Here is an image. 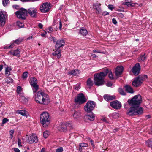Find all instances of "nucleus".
Masks as SVG:
<instances>
[{
    "label": "nucleus",
    "mask_w": 152,
    "mask_h": 152,
    "mask_svg": "<svg viewBox=\"0 0 152 152\" xmlns=\"http://www.w3.org/2000/svg\"><path fill=\"white\" fill-rule=\"evenodd\" d=\"M18 145L19 147H21L22 146L21 145V141L20 139L18 138Z\"/></svg>",
    "instance_id": "nucleus-49"
},
{
    "label": "nucleus",
    "mask_w": 152,
    "mask_h": 152,
    "mask_svg": "<svg viewBox=\"0 0 152 152\" xmlns=\"http://www.w3.org/2000/svg\"><path fill=\"white\" fill-rule=\"evenodd\" d=\"M95 105V102L92 101H88L84 107L85 110L87 113L91 112L94 109Z\"/></svg>",
    "instance_id": "nucleus-6"
},
{
    "label": "nucleus",
    "mask_w": 152,
    "mask_h": 152,
    "mask_svg": "<svg viewBox=\"0 0 152 152\" xmlns=\"http://www.w3.org/2000/svg\"><path fill=\"white\" fill-rule=\"evenodd\" d=\"M108 73V77L111 80L114 79L112 72L107 69H105L102 72L94 75V82L95 84L98 86H100L104 84V77Z\"/></svg>",
    "instance_id": "nucleus-2"
},
{
    "label": "nucleus",
    "mask_w": 152,
    "mask_h": 152,
    "mask_svg": "<svg viewBox=\"0 0 152 152\" xmlns=\"http://www.w3.org/2000/svg\"><path fill=\"white\" fill-rule=\"evenodd\" d=\"M41 123L44 127H46L50 124V118L49 113L45 112L42 113L40 116Z\"/></svg>",
    "instance_id": "nucleus-4"
},
{
    "label": "nucleus",
    "mask_w": 152,
    "mask_h": 152,
    "mask_svg": "<svg viewBox=\"0 0 152 152\" xmlns=\"http://www.w3.org/2000/svg\"><path fill=\"white\" fill-rule=\"evenodd\" d=\"M28 14L30 16L33 18H36L37 13V10L36 9L34 8H31L28 9L27 11Z\"/></svg>",
    "instance_id": "nucleus-15"
},
{
    "label": "nucleus",
    "mask_w": 152,
    "mask_h": 152,
    "mask_svg": "<svg viewBox=\"0 0 152 152\" xmlns=\"http://www.w3.org/2000/svg\"><path fill=\"white\" fill-rule=\"evenodd\" d=\"M79 74V71L77 69L71 70L68 72V74L73 76H78Z\"/></svg>",
    "instance_id": "nucleus-24"
},
{
    "label": "nucleus",
    "mask_w": 152,
    "mask_h": 152,
    "mask_svg": "<svg viewBox=\"0 0 152 152\" xmlns=\"http://www.w3.org/2000/svg\"><path fill=\"white\" fill-rule=\"evenodd\" d=\"M140 77H143V81L144 80H145V79L147 78L148 77V76L147 75H144L143 76H142Z\"/></svg>",
    "instance_id": "nucleus-58"
},
{
    "label": "nucleus",
    "mask_w": 152,
    "mask_h": 152,
    "mask_svg": "<svg viewBox=\"0 0 152 152\" xmlns=\"http://www.w3.org/2000/svg\"><path fill=\"white\" fill-rule=\"evenodd\" d=\"M38 26L40 28H42V27H43V25L42 23H39L38 25Z\"/></svg>",
    "instance_id": "nucleus-60"
},
{
    "label": "nucleus",
    "mask_w": 152,
    "mask_h": 152,
    "mask_svg": "<svg viewBox=\"0 0 152 152\" xmlns=\"http://www.w3.org/2000/svg\"><path fill=\"white\" fill-rule=\"evenodd\" d=\"M10 3L9 0H2V4L4 6H5Z\"/></svg>",
    "instance_id": "nucleus-38"
},
{
    "label": "nucleus",
    "mask_w": 152,
    "mask_h": 152,
    "mask_svg": "<svg viewBox=\"0 0 152 152\" xmlns=\"http://www.w3.org/2000/svg\"><path fill=\"white\" fill-rule=\"evenodd\" d=\"M14 46V43H12L10 45H8L7 46L4 47V49H10L13 48Z\"/></svg>",
    "instance_id": "nucleus-36"
},
{
    "label": "nucleus",
    "mask_w": 152,
    "mask_h": 152,
    "mask_svg": "<svg viewBox=\"0 0 152 152\" xmlns=\"http://www.w3.org/2000/svg\"><path fill=\"white\" fill-rule=\"evenodd\" d=\"M140 70V64L137 63L132 68V71L134 75H137L139 74Z\"/></svg>",
    "instance_id": "nucleus-13"
},
{
    "label": "nucleus",
    "mask_w": 152,
    "mask_h": 152,
    "mask_svg": "<svg viewBox=\"0 0 152 152\" xmlns=\"http://www.w3.org/2000/svg\"><path fill=\"white\" fill-rule=\"evenodd\" d=\"M52 54L53 56L57 57L58 59H59L61 56V51L60 49L57 48V50L53 52Z\"/></svg>",
    "instance_id": "nucleus-20"
},
{
    "label": "nucleus",
    "mask_w": 152,
    "mask_h": 152,
    "mask_svg": "<svg viewBox=\"0 0 152 152\" xmlns=\"http://www.w3.org/2000/svg\"><path fill=\"white\" fill-rule=\"evenodd\" d=\"M87 85L88 86L91 87L93 86V83L92 80L90 78H88L87 81Z\"/></svg>",
    "instance_id": "nucleus-30"
},
{
    "label": "nucleus",
    "mask_w": 152,
    "mask_h": 152,
    "mask_svg": "<svg viewBox=\"0 0 152 152\" xmlns=\"http://www.w3.org/2000/svg\"><path fill=\"white\" fill-rule=\"evenodd\" d=\"M49 134V132L48 131H45L43 134L44 137L45 138H47L48 137Z\"/></svg>",
    "instance_id": "nucleus-40"
},
{
    "label": "nucleus",
    "mask_w": 152,
    "mask_h": 152,
    "mask_svg": "<svg viewBox=\"0 0 152 152\" xmlns=\"http://www.w3.org/2000/svg\"><path fill=\"white\" fill-rule=\"evenodd\" d=\"M4 65H5L7 67H5V74L6 76H8L10 75V71L12 70L11 68L10 67H8L6 64L4 62Z\"/></svg>",
    "instance_id": "nucleus-21"
},
{
    "label": "nucleus",
    "mask_w": 152,
    "mask_h": 152,
    "mask_svg": "<svg viewBox=\"0 0 152 152\" xmlns=\"http://www.w3.org/2000/svg\"><path fill=\"white\" fill-rule=\"evenodd\" d=\"M73 115L74 118H78L81 116L80 112L79 111H76L74 112Z\"/></svg>",
    "instance_id": "nucleus-27"
},
{
    "label": "nucleus",
    "mask_w": 152,
    "mask_h": 152,
    "mask_svg": "<svg viewBox=\"0 0 152 152\" xmlns=\"http://www.w3.org/2000/svg\"><path fill=\"white\" fill-rule=\"evenodd\" d=\"M48 97L47 94L42 91H40L35 95V100L37 103L45 104L49 101Z\"/></svg>",
    "instance_id": "nucleus-3"
},
{
    "label": "nucleus",
    "mask_w": 152,
    "mask_h": 152,
    "mask_svg": "<svg viewBox=\"0 0 152 152\" xmlns=\"http://www.w3.org/2000/svg\"><path fill=\"white\" fill-rule=\"evenodd\" d=\"M15 14L19 18L25 19L28 14L27 10L25 9L21 8L19 10L16 12Z\"/></svg>",
    "instance_id": "nucleus-5"
},
{
    "label": "nucleus",
    "mask_w": 152,
    "mask_h": 152,
    "mask_svg": "<svg viewBox=\"0 0 152 152\" xmlns=\"http://www.w3.org/2000/svg\"><path fill=\"white\" fill-rule=\"evenodd\" d=\"M59 29L60 30H61L62 29V23L61 21L60 20H59Z\"/></svg>",
    "instance_id": "nucleus-53"
},
{
    "label": "nucleus",
    "mask_w": 152,
    "mask_h": 152,
    "mask_svg": "<svg viewBox=\"0 0 152 152\" xmlns=\"http://www.w3.org/2000/svg\"><path fill=\"white\" fill-rule=\"evenodd\" d=\"M50 8V4L46 2L42 4L40 7V10L42 12L46 13L49 11Z\"/></svg>",
    "instance_id": "nucleus-9"
},
{
    "label": "nucleus",
    "mask_w": 152,
    "mask_h": 152,
    "mask_svg": "<svg viewBox=\"0 0 152 152\" xmlns=\"http://www.w3.org/2000/svg\"><path fill=\"white\" fill-rule=\"evenodd\" d=\"M86 116L88 119L91 121H93L95 119V116L94 114L92 113L91 114L86 115Z\"/></svg>",
    "instance_id": "nucleus-26"
},
{
    "label": "nucleus",
    "mask_w": 152,
    "mask_h": 152,
    "mask_svg": "<svg viewBox=\"0 0 152 152\" xmlns=\"http://www.w3.org/2000/svg\"><path fill=\"white\" fill-rule=\"evenodd\" d=\"M11 54H13L14 56H18L19 55L20 53V51L19 50L17 49V50L14 51L13 52H11Z\"/></svg>",
    "instance_id": "nucleus-31"
},
{
    "label": "nucleus",
    "mask_w": 152,
    "mask_h": 152,
    "mask_svg": "<svg viewBox=\"0 0 152 152\" xmlns=\"http://www.w3.org/2000/svg\"><path fill=\"white\" fill-rule=\"evenodd\" d=\"M87 101L84 95L82 93L79 94L75 99V102L79 104H82L86 102Z\"/></svg>",
    "instance_id": "nucleus-7"
},
{
    "label": "nucleus",
    "mask_w": 152,
    "mask_h": 152,
    "mask_svg": "<svg viewBox=\"0 0 152 152\" xmlns=\"http://www.w3.org/2000/svg\"><path fill=\"white\" fill-rule=\"evenodd\" d=\"M112 21L113 23L115 25H116L117 23V22L116 19L114 18H113L112 19Z\"/></svg>",
    "instance_id": "nucleus-54"
},
{
    "label": "nucleus",
    "mask_w": 152,
    "mask_h": 152,
    "mask_svg": "<svg viewBox=\"0 0 152 152\" xmlns=\"http://www.w3.org/2000/svg\"><path fill=\"white\" fill-rule=\"evenodd\" d=\"M123 67L122 66H117L116 68L115 74L116 76H119L121 75L123 71Z\"/></svg>",
    "instance_id": "nucleus-17"
},
{
    "label": "nucleus",
    "mask_w": 152,
    "mask_h": 152,
    "mask_svg": "<svg viewBox=\"0 0 152 152\" xmlns=\"http://www.w3.org/2000/svg\"><path fill=\"white\" fill-rule=\"evenodd\" d=\"M6 82L8 84L10 83H12L13 81V80L11 77H7L5 80Z\"/></svg>",
    "instance_id": "nucleus-37"
},
{
    "label": "nucleus",
    "mask_w": 152,
    "mask_h": 152,
    "mask_svg": "<svg viewBox=\"0 0 152 152\" xmlns=\"http://www.w3.org/2000/svg\"><path fill=\"white\" fill-rule=\"evenodd\" d=\"M95 9L96 10V13L100 14L101 12V10L100 7L98 8H95Z\"/></svg>",
    "instance_id": "nucleus-45"
},
{
    "label": "nucleus",
    "mask_w": 152,
    "mask_h": 152,
    "mask_svg": "<svg viewBox=\"0 0 152 152\" xmlns=\"http://www.w3.org/2000/svg\"><path fill=\"white\" fill-rule=\"evenodd\" d=\"M22 91V88L20 86H18L17 87V92H21Z\"/></svg>",
    "instance_id": "nucleus-51"
},
{
    "label": "nucleus",
    "mask_w": 152,
    "mask_h": 152,
    "mask_svg": "<svg viewBox=\"0 0 152 152\" xmlns=\"http://www.w3.org/2000/svg\"><path fill=\"white\" fill-rule=\"evenodd\" d=\"M145 144L147 146L152 148V139H150L146 141Z\"/></svg>",
    "instance_id": "nucleus-29"
},
{
    "label": "nucleus",
    "mask_w": 152,
    "mask_h": 152,
    "mask_svg": "<svg viewBox=\"0 0 152 152\" xmlns=\"http://www.w3.org/2000/svg\"><path fill=\"white\" fill-rule=\"evenodd\" d=\"M125 90L128 92L132 94L134 93V91L133 88L130 86L129 85H126L124 86Z\"/></svg>",
    "instance_id": "nucleus-22"
},
{
    "label": "nucleus",
    "mask_w": 152,
    "mask_h": 152,
    "mask_svg": "<svg viewBox=\"0 0 152 152\" xmlns=\"http://www.w3.org/2000/svg\"><path fill=\"white\" fill-rule=\"evenodd\" d=\"M37 80L34 77H31L30 78V84L32 87L34 94L35 93L39 88L38 86L37 85Z\"/></svg>",
    "instance_id": "nucleus-8"
},
{
    "label": "nucleus",
    "mask_w": 152,
    "mask_h": 152,
    "mask_svg": "<svg viewBox=\"0 0 152 152\" xmlns=\"http://www.w3.org/2000/svg\"><path fill=\"white\" fill-rule=\"evenodd\" d=\"M10 138L11 139H12L13 137V134L14 133V131L13 130H10Z\"/></svg>",
    "instance_id": "nucleus-48"
},
{
    "label": "nucleus",
    "mask_w": 152,
    "mask_h": 152,
    "mask_svg": "<svg viewBox=\"0 0 152 152\" xmlns=\"http://www.w3.org/2000/svg\"><path fill=\"white\" fill-rule=\"evenodd\" d=\"M23 39L22 38H19L15 40L14 42L16 44H19L23 41Z\"/></svg>",
    "instance_id": "nucleus-33"
},
{
    "label": "nucleus",
    "mask_w": 152,
    "mask_h": 152,
    "mask_svg": "<svg viewBox=\"0 0 152 152\" xmlns=\"http://www.w3.org/2000/svg\"><path fill=\"white\" fill-rule=\"evenodd\" d=\"M79 147L82 148L84 147H87L88 146V143L85 142H81L79 143Z\"/></svg>",
    "instance_id": "nucleus-32"
},
{
    "label": "nucleus",
    "mask_w": 152,
    "mask_h": 152,
    "mask_svg": "<svg viewBox=\"0 0 152 152\" xmlns=\"http://www.w3.org/2000/svg\"><path fill=\"white\" fill-rule=\"evenodd\" d=\"M17 25L20 28H22L24 26V24L23 23L20 21H18L17 22Z\"/></svg>",
    "instance_id": "nucleus-39"
},
{
    "label": "nucleus",
    "mask_w": 152,
    "mask_h": 152,
    "mask_svg": "<svg viewBox=\"0 0 152 152\" xmlns=\"http://www.w3.org/2000/svg\"><path fill=\"white\" fill-rule=\"evenodd\" d=\"M53 31V29L52 27H49L47 31L48 33H51Z\"/></svg>",
    "instance_id": "nucleus-47"
},
{
    "label": "nucleus",
    "mask_w": 152,
    "mask_h": 152,
    "mask_svg": "<svg viewBox=\"0 0 152 152\" xmlns=\"http://www.w3.org/2000/svg\"><path fill=\"white\" fill-rule=\"evenodd\" d=\"M3 65H0V71H1L3 68Z\"/></svg>",
    "instance_id": "nucleus-64"
},
{
    "label": "nucleus",
    "mask_w": 152,
    "mask_h": 152,
    "mask_svg": "<svg viewBox=\"0 0 152 152\" xmlns=\"http://www.w3.org/2000/svg\"><path fill=\"white\" fill-rule=\"evenodd\" d=\"M65 42L63 39H61L58 40L56 42V48L58 49L61 47L64 46L65 44Z\"/></svg>",
    "instance_id": "nucleus-16"
},
{
    "label": "nucleus",
    "mask_w": 152,
    "mask_h": 152,
    "mask_svg": "<svg viewBox=\"0 0 152 152\" xmlns=\"http://www.w3.org/2000/svg\"><path fill=\"white\" fill-rule=\"evenodd\" d=\"M28 72H24L22 75V77L23 79H26L28 76Z\"/></svg>",
    "instance_id": "nucleus-34"
},
{
    "label": "nucleus",
    "mask_w": 152,
    "mask_h": 152,
    "mask_svg": "<svg viewBox=\"0 0 152 152\" xmlns=\"http://www.w3.org/2000/svg\"><path fill=\"white\" fill-rule=\"evenodd\" d=\"M7 13L6 12L2 11L0 14V25L1 26H4L6 23V19L7 17Z\"/></svg>",
    "instance_id": "nucleus-10"
},
{
    "label": "nucleus",
    "mask_w": 152,
    "mask_h": 152,
    "mask_svg": "<svg viewBox=\"0 0 152 152\" xmlns=\"http://www.w3.org/2000/svg\"><path fill=\"white\" fill-rule=\"evenodd\" d=\"M94 53H103L102 52H100L98 50H94L93 51Z\"/></svg>",
    "instance_id": "nucleus-57"
},
{
    "label": "nucleus",
    "mask_w": 152,
    "mask_h": 152,
    "mask_svg": "<svg viewBox=\"0 0 152 152\" xmlns=\"http://www.w3.org/2000/svg\"><path fill=\"white\" fill-rule=\"evenodd\" d=\"M90 140L92 146L94 148V142L93 140L91 139H90Z\"/></svg>",
    "instance_id": "nucleus-56"
},
{
    "label": "nucleus",
    "mask_w": 152,
    "mask_h": 152,
    "mask_svg": "<svg viewBox=\"0 0 152 152\" xmlns=\"http://www.w3.org/2000/svg\"><path fill=\"white\" fill-rule=\"evenodd\" d=\"M112 85V84L111 82H108L106 84V86L108 87H111Z\"/></svg>",
    "instance_id": "nucleus-59"
},
{
    "label": "nucleus",
    "mask_w": 152,
    "mask_h": 152,
    "mask_svg": "<svg viewBox=\"0 0 152 152\" xmlns=\"http://www.w3.org/2000/svg\"><path fill=\"white\" fill-rule=\"evenodd\" d=\"M71 126V124L68 123H66L63 124L61 127V129L62 131H64L66 129V128L68 127H70Z\"/></svg>",
    "instance_id": "nucleus-25"
},
{
    "label": "nucleus",
    "mask_w": 152,
    "mask_h": 152,
    "mask_svg": "<svg viewBox=\"0 0 152 152\" xmlns=\"http://www.w3.org/2000/svg\"><path fill=\"white\" fill-rule=\"evenodd\" d=\"M141 96L140 94L135 96L131 99H128L127 102L131 107L127 111L128 115L133 116L137 115H141L143 113V110L142 107L139 108L140 104L142 102Z\"/></svg>",
    "instance_id": "nucleus-1"
},
{
    "label": "nucleus",
    "mask_w": 152,
    "mask_h": 152,
    "mask_svg": "<svg viewBox=\"0 0 152 152\" xmlns=\"http://www.w3.org/2000/svg\"><path fill=\"white\" fill-rule=\"evenodd\" d=\"M8 121H9V119H7V118H4L3 119L2 121V124H4Z\"/></svg>",
    "instance_id": "nucleus-43"
},
{
    "label": "nucleus",
    "mask_w": 152,
    "mask_h": 152,
    "mask_svg": "<svg viewBox=\"0 0 152 152\" xmlns=\"http://www.w3.org/2000/svg\"><path fill=\"white\" fill-rule=\"evenodd\" d=\"M145 117L147 119H149V118H150L151 117V115H146L145 116Z\"/></svg>",
    "instance_id": "nucleus-63"
},
{
    "label": "nucleus",
    "mask_w": 152,
    "mask_h": 152,
    "mask_svg": "<svg viewBox=\"0 0 152 152\" xmlns=\"http://www.w3.org/2000/svg\"><path fill=\"white\" fill-rule=\"evenodd\" d=\"M80 88V84H78L76 86L75 89L76 90L78 91V90Z\"/></svg>",
    "instance_id": "nucleus-52"
},
{
    "label": "nucleus",
    "mask_w": 152,
    "mask_h": 152,
    "mask_svg": "<svg viewBox=\"0 0 152 152\" xmlns=\"http://www.w3.org/2000/svg\"><path fill=\"white\" fill-rule=\"evenodd\" d=\"M132 1H130L129 2H123V4L127 5L128 7H134V4L132 3Z\"/></svg>",
    "instance_id": "nucleus-28"
},
{
    "label": "nucleus",
    "mask_w": 152,
    "mask_h": 152,
    "mask_svg": "<svg viewBox=\"0 0 152 152\" xmlns=\"http://www.w3.org/2000/svg\"><path fill=\"white\" fill-rule=\"evenodd\" d=\"M147 56L144 53L143 55H141L140 57L138 58V61L140 62H145Z\"/></svg>",
    "instance_id": "nucleus-23"
},
{
    "label": "nucleus",
    "mask_w": 152,
    "mask_h": 152,
    "mask_svg": "<svg viewBox=\"0 0 152 152\" xmlns=\"http://www.w3.org/2000/svg\"><path fill=\"white\" fill-rule=\"evenodd\" d=\"M119 92L120 94L123 95H125L126 94L125 92L122 89H120L119 90Z\"/></svg>",
    "instance_id": "nucleus-41"
},
{
    "label": "nucleus",
    "mask_w": 152,
    "mask_h": 152,
    "mask_svg": "<svg viewBox=\"0 0 152 152\" xmlns=\"http://www.w3.org/2000/svg\"><path fill=\"white\" fill-rule=\"evenodd\" d=\"M16 113L18 114H20L22 115L25 116V112L24 110H18L17 111Z\"/></svg>",
    "instance_id": "nucleus-35"
},
{
    "label": "nucleus",
    "mask_w": 152,
    "mask_h": 152,
    "mask_svg": "<svg viewBox=\"0 0 152 152\" xmlns=\"http://www.w3.org/2000/svg\"><path fill=\"white\" fill-rule=\"evenodd\" d=\"M143 82V77H138L133 81V86L135 87H137L140 86Z\"/></svg>",
    "instance_id": "nucleus-11"
},
{
    "label": "nucleus",
    "mask_w": 152,
    "mask_h": 152,
    "mask_svg": "<svg viewBox=\"0 0 152 152\" xmlns=\"http://www.w3.org/2000/svg\"><path fill=\"white\" fill-rule=\"evenodd\" d=\"M109 14V13L108 12H104L103 13L102 15H106Z\"/></svg>",
    "instance_id": "nucleus-62"
},
{
    "label": "nucleus",
    "mask_w": 152,
    "mask_h": 152,
    "mask_svg": "<svg viewBox=\"0 0 152 152\" xmlns=\"http://www.w3.org/2000/svg\"><path fill=\"white\" fill-rule=\"evenodd\" d=\"M63 151V148L62 147H60L57 149L56 151V152H62Z\"/></svg>",
    "instance_id": "nucleus-44"
},
{
    "label": "nucleus",
    "mask_w": 152,
    "mask_h": 152,
    "mask_svg": "<svg viewBox=\"0 0 152 152\" xmlns=\"http://www.w3.org/2000/svg\"><path fill=\"white\" fill-rule=\"evenodd\" d=\"M79 33L82 36H85L87 34L88 31L84 27H83L80 28Z\"/></svg>",
    "instance_id": "nucleus-19"
},
{
    "label": "nucleus",
    "mask_w": 152,
    "mask_h": 152,
    "mask_svg": "<svg viewBox=\"0 0 152 152\" xmlns=\"http://www.w3.org/2000/svg\"><path fill=\"white\" fill-rule=\"evenodd\" d=\"M104 99L108 101L115 99V96L114 95H110L108 94L104 95L103 96Z\"/></svg>",
    "instance_id": "nucleus-18"
},
{
    "label": "nucleus",
    "mask_w": 152,
    "mask_h": 152,
    "mask_svg": "<svg viewBox=\"0 0 152 152\" xmlns=\"http://www.w3.org/2000/svg\"><path fill=\"white\" fill-rule=\"evenodd\" d=\"M112 117L114 118H117L118 117V114L116 112L112 114Z\"/></svg>",
    "instance_id": "nucleus-42"
},
{
    "label": "nucleus",
    "mask_w": 152,
    "mask_h": 152,
    "mask_svg": "<svg viewBox=\"0 0 152 152\" xmlns=\"http://www.w3.org/2000/svg\"><path fill=\"white\" fill-rule=\"evenodd\" d=\"M100 4L98 3H96L94 4V9L95 8H98L100 7Z\"/></svg>",
    "instance_id": "nucleus-46"
},
{
    "label": "nucleus",
    "mask_w": 152,
    "mask_h": 152,
    "mask_svg": "<svg viewBox=\"0 0 152 152\" xmlns=\"http://www.w3.org/2000/svg\"><path fill=\"white\" fill-rule=\"evenodd\" d=\"M108 7L109 9L110 10H112L114 8L113 6V5H110V4L109 5H108Z\"/></svg>",
    "instance_id": "nucleus-50"
},
{
    "label": "nucleus",
    "mask_w": 152,
    "mask_h": 152,
    "mask_svg": "<svg viewBox=\"0 0 152 152\" xmlns=\"http://www.w3.org/2000/svg\"><path fill=\"white\" fill-rule=\"evenodd\" d=\"M38 141V138L36 134H32L26 139L27 143L32 144L34 142H37Z\"/></svg>",
    "instance_id": "nucleus-12"
},
{
    "label": "nucleus",
    "mask_w": 152,
    "mask_h": 152,
    "mask_svg": "<svg viewBox=\"0 0 152 152\" xmlns=\"http://www.w3.org/2000/svg\"><path fill=\"white\" fill-rule=\"evenodd\" d=\"M102 120L104 122H105L106 123H107L108 122V119L107 118H102Z\"/></svg>",
    "instance_id": "nucleus-55"
},
{
    "label": "nucleus",
    "mask_w": 152,
    "mask_h": 152,
    "mask_svg": "<svg viewBox=\"0 0 152 152\" xmlns=\"http://www.w3.org/2000/svg\"><path fill=\"white\" fill-rule=\"evenodd\" d=\"M14 150L15 152H20V150L18 148H14Z\"/></svg>",
    "instance_id": "nucleus-61"
},
{
    "label": "nucleus",
    "mask_w": 152,
    "mask_h": 152,
    "mask_svg": "<svg viewBox=\"0 0 152 152\" xmlns=\"http://www.w3.org/2000/svg\"><path fill=\"white\" fill-rule=\"evenodd\" d=\"M110 105L112 107L116 109H120L121 106V103L117 100L112 101L110 102Z\"/></svg>",
    "instance_id": "nucleus-14"
}]
</instances>
